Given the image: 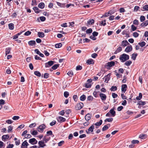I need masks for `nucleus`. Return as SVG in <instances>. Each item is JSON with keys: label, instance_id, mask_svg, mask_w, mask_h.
<instances>
[{"label": "nucleus", "instance_id": "nucleus-1", "mask_svg": "<svg viewBox=\"0 0 148 148\" xmlns=\"http://www.w3.org/2000/svg\"><path fill=\"white\" fill-rule=\"evenodd\" d=\"M119 59L122 62H124L129 59V56L125 53L121 55L119 57Z\"/></svg>", "mask_w": 148, "mask_h": 148}, {"label": "nucleus", "instance_id": "nucleus-52", "mask_svg": "<svg viewBox=\"0 0 148 148\" xmlns=\"http://www.w3.org/2000/svg\"><path fill=\"white\" fill-rule=\"evenodd\" d=\"M49 77V73H45L44 74V77L45 78L47 79Z\"/></svg>", "mask_w": 148, "mask_h": 148}, {"label": "nucleus", "instance_id": "nucleus-56", "mask_svg": "<svg viewBox=\"0 0 148 148\" xmlns=\"http://www.w3.org/2000/svg\"><path fill=\"white\" fill-rule=\"evenodd\" d=\"M139 36V34L136 32H134L133 33V36L135 37H137Z\"/></svg>", "mask_w": 148, "mask_h": 148}, {"label": "nucleus", "instance_id": "nucleus-45", "mask_svg": "<svg viewBox=\"0 0 148 148\" xmlns=\"http://www.w3.org/2000/svg\"><path fill=\"white\" fill-rule=\"evenodd\" d=\"M93 98L91 96H89L87 98V101H92V100Z\"/></svg>", "mask_w": 148, "mask_h": 148}, {"label": "nucleus", "instance_id": "nucleus-15", "mask_svg": "<svg viewBox=\"0 0 148 148\" xmlns=\"http://www.w3.org/2000/svg\"><path fill=\"white\" fill-rule=\"evenodd\" d=\"M130 44L128 42L127 40H123L121 43V45L123 47H125L127 45H129Z\"/></svg>", "mask_w": 148, "mask_h": 148}, {"label": "nucleus", "instance_id": "nucleus-31", "mask_svg": "<svg viewBox=\"0 0 148 148\" xmlns=\"http://www.w3.org/2000/svg\"><path fill=\"white\" fill-rule=\"evenodd\" d=\"M132 63V62L131 60L127 61L124 64L127 66H129Z\"/></svg>", "mask_w": 148, "mask_h": 148}, {"label": "nucleus", "instance_id": "nucleus-9", "mask_svg": "<svg viewBox=\"0 0 148 148\" xmlns=\"http://www.w3.org/2000/svg\"><path fill=\"white\" fill-rule=\"evenodd\" d=\"M110 73H109L107 75L105 76L104 77L103 79H105L104 82L106 83H108V81L110 79Z\"/></svg>", "mask_w": 148, "mask_h": 148}, {"label": "nucleus", "instance_id": "nucleus-29", "mask_svg": "<svg viewBox=\"0 0 148 148\" xmlns=\"http://www.w3.org/2000/svg\"><path fill=\"white\" fill-rule=\"evenodd\" d=\"M11 50V48L10 47L6 48L5 49V54H6V55H7L8 54H9L10 53Z\"/></svg>", "mask_w": 148, "mask_h": 148}, {"label": "nucleus", "instance_id": "nucleus-39", "mask_svg": "<svg viewBox=\"0 0 148 148\" xmlns=\"http://www.w3.org/2000/svg\"><path fill=\"white\" fill-rule=\"evenodd\" d=\"M137 56V54L136 53H134L132 54V58L133 60H135L136 59V57Z\"/></svg>", "mask_w": 148, "mask_h": 148}, {"label": "nucleus", "instance_id": "nucleus-42", "mask_svg": "<svg viewBox=\"0 0 148 148\" xmlns=\"http://www.w3.org/2000/svg\"><path fill=\"white\" fill-rule=\"evenodd\" d=\"M106 20H104L103 21H102L100 22L101 25H103V26H105L106 25Z\"/></svg>", "mask_w": 148, "mask_h": 148}, {"label": "nucleus", "instance_id": "nucleus-32", "mask_svg": "<svg viewBox=\"0 0 148 148\" xmlns=\"http://www.w3.org/2000/svg\"><path fill=\"white\" fill-rule=\"evenodd\" d=\"M59 66V64H55L52 67L51 69L53 70H56L58 68Z\"/></svg>", "mask_w": 148, "mask_h": 148}, {"label": "nucleus", "instance_id": "nucleus-41", "mask_svg": "<svg viewBox=\"0 0 148 148\" xmlns=\"http://www.w3.org/2000/svg\"><path fill=\"white\" fill-rule=\"evenodd\" d=\"M31 133L34 136H35L37 135L38 133L37 132V131L36 130H34L32 132H31Z\"/></svg>", "mask_w": 148, "mask_h": 148}, {"label": "nucleus", "instance_id": "nucleus-55", "mask_svg": "<svg viewBox=\"0 0 148 148\" xmlns=\"http://www.w3.org/2000/svg\"><path fill=\"white\" fill-rule=\"evenodd\" d=\"M56 123V121L55 120H53L50 123V125L51 126H53L55 125Z\"/></svg>", "mask_w": 148, "mask_h": 148}, {"label": "nucleus", "instance_id": "nucleus-7", "mask_svg": "<svg viewBox=\"0 0 148 148\" xmlns=\"http://www.w3.org/2000/svg\"><path fill=\"white\" fill-rule=\"evenodd\" d=\"M29 145L28 143H27V140H25L23 142L21 147V148H27L28 146Z\"/></svg>", "mask_w": 148, "mask_h": 148}, {"label": "nucleus", "instance_id": "nucleus-53", "mask_svg": "<svg viewBox=\"0 0 148 148\" xmlns=\"http://www.w3.org/2000/svg\"><path fill=\"white\" fill-rule=\"evenodd\" d=\"M69 95V92L67 91H65L64 92V96L66 98H67Z\"/></svg>", "mask_w": 148, "mask_h": 148}, {"label": "nucleus", "instance_id": "nucleus-23", "mask_svg": "<svg viewBox=\"0 0 148 148\" xmlns=\"http://www.w3.org/2000/svg\"><path fill=\"white\" fill-rule=\"evenodd\" d=\"M38 6L41 9H43L45 7V4L43 3H40L38 4Z\"/></svg>", "mask_w": 148, "mask_h": 148}, {"label": "nucleus", "instance_id": "nucleus-38", "mask_svg": "<svg viewBox=\"0 0 148 148\" xmlns=\"http://www.w3.org/2000/svg\"><path fill=\"white\" fill-rule=\"evenodd\" d=\"M117 89V88L116 86H112L110 88V90L111 91H113L116 90Z\"/></svg>", "mask_w": 148, "mask_h": 148}, {"label": "nucleus", "instance_id": "nucleus-54", "mask_svg": "<svg viewBox=\"0 0 148 148\" xmlns=\"http://www.w3.org/2000/svg\"><path fill=\"white\" fill-rule=\"evenodd\" d=\"M20 118V117L18 116H14L12 119L14 120H16Z\"/></svg>", "mask_w": 148, "mask_h": 148}, {"label": "nucleus", "instance_id": "nucleus-28", "mask_svg": "<svg viewBox=\"0 0 148 148\" xmlns=\"http://www.w3.org/2000/svg\"><path fill=\"white\" fill-rule=\"evenodd\" d=\"M148 25V20H146L145 22L142 23L141 24V26L143 27L144 26H146Z\"/></svg>", "mask_w": 148, "mask_h": 148}, {"label": "nucleus", "instance_id": "nucleus-64", "mask_svg": "<svg viewBox=\"0 0 148 148\" xmlns=\"http://www.w3.org/2000/svg\"><path fill=\"white\" fill-rule=\"evenodd\" d=\"M112 96L113 98H115L117 97L118 95L116 94L112 93Z\"/></svg>", "mask_w": 148, "mask_h": 148}, {"label": "nucleus", "instance_id": "nucleus-8", "mask_svg": "<svg viewBox=\"0 0 148 148\" xmlns=\"http://www.w3.org/2000/svg\"><path fill=\"white\" fill-rule=\"evenodd\" d=\"M127 86L126 84H123L121 86V91L123 93H125L127 90Z\"/></svg>", "mask_w": 148, "mask_h": 148}, {"label": "nucleus", "instance_id": "nucleus-51", "mask_svg": "<svg viewBox=\"0 0 148 148\" xmlns=\"http://www.w3.org/2000/svg\"><path fill=\"white\" fill-rule=\"evenodd\" d=\"M143 8L144 9V10L148 11V5H145L143 7Z\"/></svg>", "mask_w": 148, "mask_h": 148}, {"label": "nucleus", "instance_id": "nucleus-34", "mask_svg": "<svg viewBox=\"0 0 148 148\" xmlns=\"http://www.w3.org/2000/svg\"><path fill=\"white\" fill-rule=\"evenodd\" d=\"M80 99L81 101H84L86 99V96L85 95H83L80 97Z\"/></svg>", "mask_w": 148, "mask_h": 148}, {"label": "nucleus", "instance_id": "nucleus-12", "mask_svg": "<svg viewBox=\"0 0 148 148\" xmlns=\"http://www.w3.org/2000/svg\"><path fill=\"white\" fill-rule=\"evenodd\" d=\"M132 50V45H130L127 46L125 48V51L127 53H129Z\"/></svg>", "mask_w": 148, "mask_h": 148}, {"label": "nucleus", "instance_id": "nucleus-50", "mask_svg": "<svg viewBox=\"0 0 148 148\" xmlns=\"http://www.w3.org/2000/svg\"><path fill=\"white\" fill-rule=\"evenodd\" d=\"M92 32V30L91 28L87 29L86 31L87 34H89L91 33Z\"/></svg>", "mask_w": 148, "mask_h": 148}, {"label": "nucleus", "instance_id": "nucleus-44", "mask_svg": "<svg viewBox=\"0 0 148 148\" xmlns=\"http://www.w3.org/2000/svg\"><path fill=\"white\" fill-rule=\"evenodd\" d=\"M91 85L89 83H87L85 84V87L86 88H88L91 87Z\"/></svg>", "mask_w": 148, "mask_h": 148}, {"label": "nucleus", "instance_id": "nucleus-61", "mask_svg": "<svg viewBox=\"0 0 148 148\" xmlns=\"http://www.w3.org/2000/svg\"><path fill=\"white\" fill-rule=\"evenodd\" d=\"M40 19L42 21H44L46 20V18L44 16H40Z\"/></svg>", "mask_w": 148, "mask_h": 148}, {"label": "nucleus", "instance_id": "nucleus-46", "mask_svg": "<svg viewBox=\"0 0 148 148\" xmlns=\"http://www.w3.org/2000/svg\"><path fill=\"white\" fill-rule=\"evenodd\" d=\"M145 17L144 16H140V19L141 22H143L145 20Z\"/></svg>", "mask_w": 148, "mask_h": 148}, {"label": "nucleus", "instance_id": "nucleus-19", "mask_svg": "<svg viewBox=\"0 0 148 148\" xmlns=\"http://www.w3.org/2000/svg\"><path fill=\"white\" fill-rule=\"evenodd\" d=\"M38 36L40 38H43L44 37L45 34L43 32H38Z\"/></svg>", "mask_w": 148, "mask_h": 148}, {"label": "nucleus", "instance_id": "nucleus-63", "mask_svg": "<svg viewBox=\"0 0 148 148\" xmlns=\"http://www.w3.org/2000/svg\"><path fill=\"white\" fill-rule=\"evenodd\" d=\"M139 143V141L137 140H133L132 141V143L134 144L138 143Z\"/></svg>", "mask_w": 148, "mask_h": 148}, {"label": "nucleus", "instance_id": "nucleus-4", "mask_svg": "<svg viewBox=\"0 0 148 148\" xmlns=\"http://www.w3.org/2000/svg\"><path fill=\"white\" fill-rule=\"evenodd\" d=\"M29 143L32 145L36 144L38 142L34 138L30 139L29 140Z\"/></svg>", "mask_w": 148, "mask_h": 148}, {"label": "nucleus", "instance_id": "nucleus-30", "mask_svg": "<svg viewBox=\"0 0 148 148\" xmlns=\"http://www.w3.org/2000/svg\"><path fill=\"white\" fill-rule=\"evenodd\" d=\"M94 129V125H92L88 128V131H90L91 132H93Z\"/></svg>", "mask_w": 148, "mask_h": 148}, {"label": "nucleus", "instance_id": "nucleus-37", "mask_svg": "<svg viewBox=\"0 0 148 148\" xmlns=\"http://www.w3.org/2000/svg\"><path fill=\"white\" fill-rule=\"evenodd\" d=\"M34 74L35 75L38 77H40L41 76V74L38 71H35L34 72Z\"/></svg>", "mask_w": 148, "mask_h": 148}, {"label": "nucleus", "instance_id": "nucleus-49", "mask_svg": "<svg viewBox=\"0 0 148 148\" xmlns=\"http://www.w3.org/2000/svg\"><path fill=\"white\" fill-rule=\"evenodd\" d=\"M108 127L107 125H105L102 128L103 131H104L108 129Z\"/></svg>", "mask_w": 148, "mask_h": 148}, {"label": "nucleus", "instance_id": "nucleus-40", "mask_svg": "<svg viewBox=\"0 0 148 148\" xmlns=\"http://www.w3.org/2000/svg\"><path fill=\"white\" fill-rule=\"evenodd\" d=\"M138 103L139 104V105L142 106L145 105L146 103L145 101H139Z\"/></svg>", "mask_w": 148, "mask_h": 148}, {"label": "nucleus", "instance_id": "nucleus-35", "mask_svg": "<svg viewBox=\"0 0 148 148\" xmlns=\"http://www.w3.org/2000/svg\"><path fill=\"white\" fill-rule=\"evenodd\" d=\"M142 97V95L141 93H139V96H137L136 97V99L137 100H140Z\"/></svg>", "mask_w": 148, "mask_h": 148}, {"label": "nucleus", "instance_id": "nucleus-26", "mask_svg": "<svg viewBox=\"0 0 148 148\" xmlns=\"http://www.w3.org/2000/svg\"><path fill=\"white\" fill-rule=\"evenodd\" d=\"M9 29L10 30H13L14 29V24L12 23H10L8 24Z\"/></svg>", "mask_w": 148, "mask_h": 148}, {"label": "nucleus", "instance_id": "nucleus-21", "mask_svg": "<svg viewBox=\"0 0 148 148\" xmlns=\"http://www.w3.org/2000/svg\"><path fill=\"white\" fill-rule=\"evenodd\" d=\"M9 137L8 135H3L2 136V139L3 141H5V140L8 139Z\"/></svg>", "mask_w": 148, "mask_h": 148}, {"label": "nucleus", "instance_id": "nucleus-62", "mask_svg": "<svg viewBox=\"0 0 148 148\" xmlns=\"http://www.w3.org/2000/svg\"><path fill=\"white\" fill-rule=\"evenodd\" d=\"M98 55L97 54L94 53L92 54L91 57L93 58H95Z\"/></svg>", "mask_w": 148, "mask_h": 148}, {"label": "nucleus", "instance_id": "nucleus-58", "mask_svg": "<svg viewBox=\"0 0 148 148\" xmlns=\"http://www.w3.org/2000/svg\"><path fill=\"white\" fill-rule=\"evenodd\" d=\"M31 34V32L29 31H28L25 33L24 35L25 36H29V35H30V34Z\"/></svg>", "mask_w": 148, "mask_h": 148}, {"label": "nucleus", "instance_id": "nucleus-13", "mask_svg": "<svg viewBox=\"0 0 148 148\" xmlns=\"http://www.w3.org/2000/svg\"><path fill=\"white\" fill-rule=\"evenodd\" d=\"M99 96L102 100L105 101L106 100V96L105 94L102 93H100L99 94Z\"/></svg>", "mask_w": 148, "mask_h": 148}, {"label": "nucleus", "instance_id": "nucleus-24", "mask_svg": "<svg viewBox=\"0 0 148 148\" xmlns=\"http://www.w3.org/2000/svg\"><path fill=\"white\" fill-rule=\"evenodd\" d=\"M57 4L60 7L64 8L65 7V3H62L58 2H56Z\"/></svg>", "mask_w": 148, "mask_h": 148}, {"label": "nucleus", "instance_id": "nucleus-27", "mask_svg": "<svg viewBox=\"0 0 148 148\" xmlns=\"http://www.w3.org/2000/svg\"><path fill=\"white\" fill-rule=\"evenodd\" d=\"M102 120H100L98 122L94 124V125H95L96 126H99L102 124Z\"/></svg>", "mask_w": 148, "mask_h": 148}, {"label": "nucleus", "instance_id": "nucleus-5", "mask_svg": "<svg viewBox=\"0 0 148 148\" xmlns=\"http://www.w3.org/2000/svg\"><path fill=\"white\" fill-rule=\"evenodd\" d=\"M54 62V61H50L45 63V67L46 68H49L52 66Z\"/></svg>", "mask_w": 148, "mask_h": 148}, {"label": "nucleus", "instance_id": "nucleus-60", "mask_svg": "<svg viewBox=\"0 0 148 148\" xmlns=\"http://www.w3.org/2000/svg\"><path fill=\"white\" fill-rule=\"evenodd\" d=\"M36 123H34L30 124L29 126V127L30 128L34 127L36 126Z\"/></svg>", "mask_w": 148, "mask_h": 148}, {"label": "nucleus", "instance_id": "nucleus-47", "mask_svg": "<svg viewBox=\"0 0 148 148\" xmlns=\"http://www.w3.org/2000/svg\"><path fill=\"white\" fill-rule=\"evenodd\" d=\"M67 74L70 77H72L73 75V73L72 71H69Z\"/></svg>", "mask_w": 148, "mask_h": 148}, {"label": "nucleus", "instance_id": "nucleus-25", "mask_svg": "<svg viewBox=\"0 0 148 148\" xmlns=\"http://www.w3.org/2000/svg\"><path fill=\"white\" fill-rule=\"evenodd\" d=\"M139 138L142 139H144L147 138V136L146 135L141 134L139 135Z\"/></svg>", "mask_w": 148, "mask_h": 148}, {"label": "nucleus", "instance_id": "nucleus-6", "mask_svg": "<svg viewBox=\"0 0 148 148\" xmlns=\"http://www.w3.org/2000/svg\"><path fill=\"white\" fill-rule=\"evenodd\" d=\"M45 142L43 141H40L38 142V144L39 145V146L38 147V148L40 147H44L45 146H46V145L45 144Z\"/></svg>", "mask_w": 148, "mask_h": 148}, {"label": "nucleus", "instance_id": "nucleus-16", "mask_svg": "<svg viewBox=\"0 0 148 148\" xmlns=\"http://www.w3.org/2000/svg\"><path fill=\"white\" fill-rule=\"evenodd\" d=\"M114 108L111 109L109 111V112L112 114V116H114L116 115V112L114 110Z\"/></svg>", "mask_w": 148, "mask_h": 148}, {"label": "nucleus", "instance_id": "nucleus-3", "mask_svg": "<svg viewBox=\"0 0 148 148\" xmlns=\"http://www.w3.org/2000/svg\"><path fill=\"white\" fill-rule=\"evenodd\" d=\"M84 106V104L82 102H80L76 105L75 108L77 110L81 109Z\"/></svg>", "mask_w": 148, "mask_h": 148}, {"label": "nucleus", "instance_id": "nucleus-57", "mask_svg": "<svg viewBox=\"0 0 148 148\" xmlns=\"http://www.w3.org/2000/svg\"><path fill=\"white\" fill-rule=\"evenodd\" d=\"M133 24L134 25H138V21L137 19H135L133 21Z\"/></svg>", "mask_w": 148, "mask_h": 148}, {"label": "nucleus", "instance_id": "nucleus-14", "mask_svg": "<svg viewBox=\"0 0 148 148\" xmlns=\"http://www.w3.org/2000/svg\"><path fill=\"white\" fill-rule=\"evenodd\" d=\"M107 66L111 67L114 66L115 64V62L114 61H111L107 63Z\"/></svg>", "mask_w": 148, "mask_h": 148}, {"label": "nucleus", "instance_id": "nucleus-2", "mask_svg": "<svg viewBox=\"0 0 148 148\" xmlns=\"http://www.w3.org/2000/svg\"><path fill=\"white\" fill-rule=\"evenodd\" d=\"M45 127L46 126L45 124H43L38 127L37 129L39 132L42 133L44 131V130L45 128Z\"/></svg>", "mask_w": 148, "mask_h": 148}, {"label": "nucleus", "instance_id": "nucleus-59", "mask_svg": "<svg viewBox=\"0 0 148 148\" xmlns=\"http://www.w3.org/2000/svg\"><path fill=\"white\" fill-rule=\"evenodd\" d=\"M82 69V67L80 65L77 66L76 67V70L77 71L81 70Z\"/></svg>", "mask_w": 148, "mask_h": 148}, {"label": "nucleus", "instance_id": "nucleus-10", "mask_svg": "<svg viewBox=\"0 0 148 148\" xmlns=\"http://www.w3.org/2000/svg\"><path fill=\"white\" fill-rule=\"evenodd\" d=\"M50 139V137L48 136V135H45L42 139V141L45 143H47Z\"/></svg>", "mask_w": 148, "mask_h": 148}, {"label": "nucleus", "instance_id": "nucleus-33", "mask_svg": "<svg viewBox=\"0 0 148 148\" xmlns=\"http://www.w3.org/2000/svg\"><path fill=\"white\" fill-rule=\"evenodd\" d=\"M138 44L140 47H143L145 45L146 43L145 42L143 41L141 42H139Z\"/></svg>", "mask_w": 148, "mask_h": 148}, {"label": "nucleus", "instance_id": "nucleus-18", "mask_svg": "<svg viewBox=\"0 0 148 148\" xmlns=\"http://www.w3.org/2000/svg\"><path fill=\"white\" fill-rule=\"evenodd\" d=\"M33 10L37 14L40 12L41 10H40L37 7H35L33 8Z\"/></svg>", "mask_w": 148, "mask_h": 148}, {"label": "nucleus", "instance_id": "nucleus-43", "mask_svg": "<svg viewBox=\"0 0 148 148\" xmlns=\"http://www.w3.org/2000/svg\"><path fill=\"white\" fill-rule=\"evenodd\" d=\"M62 46V44L61 43L57 44L55 45V47L56 48H59Z\"/></svg>", "mask_w": 148, "mask_h": 148}, {"label": "nucleus", "instance_id": "nucleus-36", "mask_svg": "<svg viewBox=\"0 0 148 148\" xmlns=\"http://www.w3.org/2000/svg\"><path fill=\"white\" fill-rule=\"evenodd\" d=\"M94 20L93 19H91L88 21L87 22V23L89 25H91L94 23Z\"/></svg>", "mask_w": 148, "mask_h": 148}, {"label": "nucleus", "instance_id": "nucleus-20", "mask_svg": "<svg viewBox=\"0 0 148 148\" xmlns=\"http://www.w3.org/2000/svg\"><path fill=\"white\" fill-rule=\"evenodd\" d=\"M86 63L89 64H94V60L91 59L88 60Z\"/></svg>", "mask_w": 148, "mask_h": 148}, {"label": "nucleus", "instance_id": "nucleus-22", "mask_svg": "<svg viewBox=\"0 0 148 148\" xmlns=\"http://www.w3.org/2000/svg\"><path fill=\"white\" fill-rule=\"evenodd\" d=\"M28 44L30 46H33L35 45L36 44L35 41V40H31L28 42Z\"/></svg>", "mask_w": 148, "mask_h": 148}, {"label": "nucleus", "instance_id": "nucleus-11", "mask_svg": "<svg viewBox=\"0 0 148 148\" xmlns=\"http://www.w3.org/2000/svg\"><path fill=\"white\" fill-rule=\"evenodd\" d=\"M58 121L60 123H62L65 121L66 119L61 116H60L57 119Z\"/></svg>", "mask_w": 148, "mask_h": 148}, {"label": "nucleus", "instance_id": "nucleus-48", "mask_svg": "<svg viewBox=\"0 0 148 148\" xmlns=\"http://www.w3.org/2000/svg\"><path fill=\"white\" fill-rule=\"evenodd\" d=\"M13 128V127L11 125L9 126L8 127V133H10L11 131Z\"/></svg>", "mask_w": 148, "mask_h": 148}, {"label": "nucleus", "instance_id": "nucleus-17", "mask_svg": "<svg viewBox=\"0 0 148 148\" xmlns=\"http://www.w3.org/2000/svg\"><path fill=\"white\" fill-rule=\"evenodd\" d=\"M91 115L90 114L88 113L85 116V120L87 121L90 120L91 118Z\"/></svg>", "mask_w": 148, "mask_h": 148}]
</instances>
